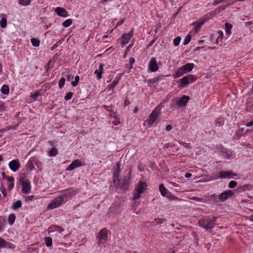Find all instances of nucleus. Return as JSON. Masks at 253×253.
<instances>
[{
	"label": "nucleus",
	"mask_w": 253,
	"mask_h": 253,
	"mask_svg": "<svg viewBox=\"0 0 253 253\" xmlns=\"http://www.w3.org/2000/svg\"><path fill=\"white\" fill-rule=\"evenodd\" d=\"M191 39V36L190 35H187L185 37V39L184 40V41L183 42V44L184 45H185L188 44L189 43V42H190Z\"/></svg>",
	"instance_id": "41"
},
{
	"label": "nucleus",
	"mask_w": 253,
	"mask_h": 253,
	"mask_svg": "<svg viewBox=\"0 0 253 253\" xmlns=\"http://www.w3.org/2000/svg\"><path fill=\"white\" fill-rule=\"evenodd\" d=\"M165 197L167 198L168 199L171 201L181 200V199H180L178 197L174 196L170 191L168 193V194L165 196Z\"/></svg>",
	"instance_id": "28"
},
{
	"label": "nucleus",
	"mask_w": 253,
	"mask_h": 253,
	"mask_svg": "<svg viewBox=\"0 0 253 253\" xmlns=\"http://www.w3.org/2000/svg\"><path fill=\"white\" fill-rule=\"evenodd\" d=\"M215 36L216 37L215 43L218 44L219 41H221L223 38V33L221 30H218Z\"/></svg>",
	"instance_id": "25"
},
{
	"label": "nucleus",
	"mask_w": 253,
	"mask_h": 253,
	"mask_svg": "<svg viewBox=\"0 0 253 253\" xmlns=\"http://www.w3.org/2000/svg\"><path fill=\"white\" fill-rule=\"evenodd\" d=\"M219 175L215 179H218L219 178H232L234 176H236L237 174L233 173L232 171H220L218 173Z\"/></svg>",
	"instance_id": "10"
},
{
	"label": "nucleus",
	"mask_w": 253,
	"mask_h": 253,
	"mask_svg": "<svg viewBox=\"0 0 253 253\" xmlns=\"http://www.w3.org/2000/svg\"><path fill=\"white\" fill-rule=\"evenodd\" d=\"M133 202L132 203V207H136L138 206L140 204V202L137 201V200H133Z\"/></svg>",
	"instance_id": "55"
},
{
	"label": "nucleus",
	"mask_w": 253,
	"mask_h": 253,
	"mask_svg": "<svg viewBox=\"0 0 253 253\" xmlns=\"http://www.w3.org/2000/svg\"><path fill=\"white\" fill-rule=\"evenodd\" d=\"M98 239V244H105L108 240V232L106 228L101 229L97 235Z\"/></svg>",
	"instance_id": "8"
},
{
	"label": "nucleus",
	"mask_w": 253,
	"mask_h": 253,
	"mask_svg": "<svg viewBox=\"0 0 253 253\" xmlns=\"http://www.w3.org/2000/svg\"><path fill=\"white\" fill-rule=\"evenodd\" d=\"M129 64L130 66L127 67V64H126V67L129 69H131L133 68V64L135 62V60L133 57H130L129 59Z\"/></svg>",
	"instance_id": "39"
},
{
	"label": "nucleus",
	"mask_w": 253,
	"mask_h": 253,
	"mask_svg": "<svg viewBox=\"0 0 253 253\" xmlns=\"http://www.w3.org/2000/svg\"><path fill=\"white\" fill-rule=\"evenodd\" d=\"M65 202V201L63 199V197L60 195L52 200V202L48 204L47 207L49 210L54 209L59 207Z\"/></svg>",
	"instance_id": "7"
},
{
	"label": "nucleus",
	"mask_w": 253,
	"mask_h": 253,
	"mask_svg": "<svg viewBox=\"0 0 253 253\" xmlns=\"http://www.w3.org/2000/svg\"><path fill=\"white\" fill-rule=\"evenodd\" d=\"M41 90H37L33 93V101H36L39 96H41Z\"/></svg>",
	"instance_id": "34"
},
{
	"label": "nucleus",
	"mask_w": 253,
	"mask_h": 253,
	"mask_svg": "<svg viewBox=\"0 0 253 253\" xmlns=\"http://www.w3.org/2000/svg\"><path fill=\"white\" fill-rule=\"evenodd\" d=\"M31 0H19V3L22 5H27L30 4Z\"/></svg>",
	"instance_id": "46"
},
{
	"label": "nucleus",
	"mask_w": 253,
	"mask_h": 253,
	"mask_svg": "<svg viewBox=\"0 0 253 253\" xmlns=\"http://www.w3.org/2000/svg\"><path fill=\"white\" fill-rule=\"evenodd\" d=\"M223 1H226V0H214L213 2L212 5H216L218 4H219L222 2H223Z\"/></svg>",
	"instance_id": "54"
},
{
	"label": "nucleus",
	"mask_w": 253,
	"mask_h": 253,
	"mask_svg": "<svg viewBox=\"0 0 253 253\" xmlns=\"http://www.w3.org/2000/svg\"><path fill=\"white\" fill-rule=\"evenodd\" d=\"M41 41L39 39L33 38V46L38 47L40 44Z\"/></svg>",
	"instance_id": "42"
},
{
	"label": "nucleus",
	"mask_w": 253,
	"mask_h": 253,
	"mask_svg": "<svg viewBox=\"0 0 253 253\" xmlns=\"http://www.w3.org/2000/svg\"><path fill=\"white\" fill-rule=\"evenodd\" d=\"M147 183L145 181H139L138 182L137 186L135 190L137 191L138 193H143L147 190Z\"/></svg>",
	"instance_id": "13"
},
{
	"label": "nucleus",
	"mask_w": 253,
	"mask_h": 253,
	"mask_svg": "<svg viewBox=\"0 0 253 253\" xmlns=\"http://www.w3.org/2000/svg\"><path fill=\"white\" fill-rule=\"evenodd\" d=\"M217 9H218V8H217L216 9H215L214 11H211V12H210L206 14L200 19L202 21H203V22L205 23L207 20L211 19L213 16H214L217 14Z\"/></svg>",
	"instance_id": "18"
},
{
	"label": "nucleus",
	"mask_w": 253,
	"mask_h": 253,
	"mask_svg": "<svg viewBox=\"0 0 253 253\" xmlns=\"http://www.w3.org/2000/svg\"><path fill=\"white\" fill-rule=\"evenodd\" d=\"M57 14L60 16L67 17L68 16V12L64 8L58 7L55 9Z\"/></svg>",
	"instance_id": "20"
},
{
	"label": "nucleus",
	"mask_w": 253,
	"mask_h": 253,
	"mask_svg": "<svg viewBox=\"0 0 253 253\" xmlns=\"http://www.w3.org/2000/svg\"><path fill=\"white\" fill-rule=\"evenodd\" d=\"M44 241L46 247H50L52 246V239L50 237H46L44 238Z\"/></svg>",
	"instance_id": "31"
},
{
	"label": "nucleus",
	"mask_w": 253,
	"mask_h": 253,
	"mask_svg": "<svg viewBox=\"0 0 253 253\" xmlns=\"http://www.w3.org/2000/svg\"><path fill=\"white\" fill-rule=\"evenodd\" d=\"M133 35V29L132 28L130 31L127 33V34H124L121 36L122 41H121V44L122 46H124L125 44H126L128 43L129 41H130L131 38Z\"/></svg>",
	"instance_id": "11"
},
{
	"label": "nucleus",
	"mask_w": 253,
	"mask_h": 253,
	"mask_svg": "<svg viewBox=\"0 0 253 253\" xmlns=\"http://www.w3.org/2000/svg\"><path fill=\"white\" fill-rule=\"evenodd\" d=\"M62 194L61 195L63 197V199L65 201L67 202L69 199L76 195L78 191L77 189H74L73 188H69L62 191Z\"/></svg>",
	"instance_id": "6"
},
{
	"label": "nucleus",
	"mask_w": 253,
	"mask_h": 253,
	"mask_svg": "<svg viewBox=\"0 0 253 253\" xmlns=\"http://www.w3.org/2000/svg\"><path fill=\"white\" fill-rule=\"evenodd\" d=\"M164 107V103H160L152 111L149 118L144 122V124L150 127L157 119L162 109Z\"/></svg>",
	"instance_id": "1"
},
{
	"label": "nucleus",
	"mask_w": 253,
	"mask_h": 253,
	"mask_svg": "<svg viewBox=\"0 0 253 253\" xmlns=\"http://www.w3.org/2000/svg\"><path fill=\"white\" fill-rule=\"evenodd\" d=\"M131 177V170H129L126 176H124L123 179H119V182H117L115 184L121 188H126L129 184L130 179Z\"/></svg>",
	"instance_id": "5"
},
{
	"label": "nucleus",
	"mask_w": 253,
	"mask_h": 253,
	"mask_svg": "<svg viewBox=\"0 0 253 253\" xmlns=\"http://www.w3.org/2000/svg\"><path fill=\"white\" fill-rule=\"evenodd\" d=\"M237 185V182L235 181L232 180L228 183V186L229 188H234Z\"/></svg>",
	"instance_id": "44"
},
{
	"label": "nucleus",
	"mask_w": 253,
	"mask_h": 253,
	"mask_svg": "<svg viewBox=\"0 0 253 253\" xmlns=\"http://www.w3.org/2000/svg\"><path fill=\"white\" fill-rule=\"evenodd\" d=\"M7 179L8 180V181L10 182V183L14 182V178L13 177H10V176L7 177Z\"/></svg>",
	"instance_id": "64"
},
{
	"label": "nucleus",
	"mask_w": 253,
	"mask_h": 253,
	"mask_svg": "<svg viewBox=\"0 0 253 253\" xmlns=\"http://www.w3.org/2000/svg\"><path fill=\"white\" fill-rule=\"evenodd\" d=\"M121 76L115 78L113 82L111 84L108 85V88H109L110 90H112V92H113L114 89L118 84L119 81L121 79Z\"/></svg>",
	"instance_id": "22"
},
{
	"label": "nucleus",
	"mask_w": 253,
	"mask_h": 253,
	"mask_svg": "<svg viewBox=\"0 0 253 253\" xmlns=\"http://www.w3.org/2000/svg\"><path fill=\"white\" fill-rule=\"evenodd\" d=\"M79 81H80V77H79V76L77 75L75 77V81L71 82V85L74 87L78 85V84L79 82Z\"/></svg>",
	"instance_id": "38"
},
{
	"label": "nucleus",
	"mask_w": 253,
	"mask_h": 253,
	"mask_svg": "<svg viewBox=\"0 0 253 253\" xmlns=\"http://www.w3.org/2000/svg\"><path fill=\"white\" fill-rule=\"evenodd\" d=\"M159 66L155 57L152 58L149 62L148 69L151 72H155L159 70Z\"/></svg>",
	"instance_id": "12"
},
{
	"label": "nucleus",
	"mask_w": 253,
	"mask_h": 253,
	"mask_svg": "<svg viewBox=\"0 0 253 253\" xmlns=\"http://www.w3.org/2000/svg\"><path fill=\"white\" fill-rule=\"evenodd\" d=\"M189 99L188 96L183 95L180 99L177 100V104L180 107L185 106Z\"/></svg>",
	"instance_id": "19"
},
{
	"label": "nucleus",
	"mask_w": 253,
	"mask_h": 253,
	"mask_svg": "<svg viewBox=\"0 0 253 253\" xmlns=\"http://www.w3.org/2000/svg\"><path fill=\"white\" fill-rule=\"evenodd\" d=\"M251 187H252V186L251 185H249V184L244 185L243 186L239 187L237 188V191L239 192H241L245 191L246 190H251Z\"/></svg>",
	"instance_id": "27"
},
{
	"label": "nucleus",
	"mask_w": 253,
	"mask_h": 253,
	"mask_svg": "<svg viewBox=\"0 0 253 253\" xmlns=\"http://www.w3.org/2000/svg\"><path fill=\"white\" fill-rule=\"evenodd\" d=\"M22 206V203L20 200H17L14 203H13L12 205V209L14 210H16L20 208Z\"/></svg>",
	"instance_id": "30"
},
{
	"label": "nucleus",
	"mask_w": 253,
	"mask_h": 253,
	"mask_svg": "<svg viewBox=\"0 0 253 253\" xmlns=\"http://www.w3.org/2000/svg\"><path fill=\"white\" fill-rule=\"evenodd\" d=\"M155 222L157 224H162L164 221H165V219L162 218H156L154 219Z\"/></svg>",
	"instance_id": "49"
},
{
	"label": "nucleus",
	"mask_w": 253,
	"mask_h": 253,
	"mask_svg": "<svg viewBox=\"0 0 253 253\" xmlns=\"http://www.w3.org/2000/svg\"><path fill=\"white\" fill-rule=\"evenodd\" d=\"M233 27V26L232 24L227 23L225 25V34L227 36V39L228 38V37L230 36V35L231 33V29Z\"/></svg>",
	"instance_id": "26"
},
{
	"label": "nucleus",
	"mask_w": 253,
	"mask_h": 253,
	"mask_svg": "<svg viewBox=\"0 0 253 253\" xmlns=\"http://www.w3.org/2000/svg\"><path fill=\"white\" fill-rule=\"evenodd\" d=\"M73 95V93L72 92H69L67 93L66 94V96H65V98H64L65 100L66 101L70 100L72 98Z\"/></svg>",
	"instance_id": "48"
},
{
	"label": "nucleus",
	"mask_w": 253,
	"mask_h": 253,
	"mask_svg": "<svg viewBox=\"0 0 253 253\" xmlns=\"http://www.w3.org/2000/svg\"><path fill=\"white\" fill-rule=\"evenodd\" d=\"M197 80V78L193 75L189 74L183 77L179 80L177 82L180 83L178 87L183 88L187 87L190 83L194 82Z\"/></svg>",
	"instance_id": "4"
},
{
	"label": "nucleus",
	"mask_w": 253,
	"mask_h": 253,
	"mask_svg": "<svg viewBox=\"0 0 253 253\" xmlns=\"http://www.w3.org/2000/svg\"><path fill=\"white\" fill-rule=\"evenodd\" d=\"M204 24V22H203V21H202L200 18L199 20L193 23V25H194V27L192 30L194 31L195 33H196Z\"/></svg>",
	"instance_id": "21"
},
{
	"label": "nucleus",
	"mask_w": 253,
	"mask_h": 253,
	"mask_svg": "<svg viewBox=\"0 0 253 253\" xmlns=\"http://www.w3.org/2000/svg\"><path fill=\"white\" fill-rule=\"evenodd\" d=\"M74 79V76L72 75L68 74L67 76V80L68 82H72Z\"/></svg>",
	"instance_id": "56"
},
{
	"label": "nucleus",
	"mask_w": 253,
	"mask_h": 253,
	"mask_svg": "<svg viewBox=\"0 0 253 253\" xmlns=\"http://www.w3.org/2000/svg\"><path fill=\"white\" fill-rule=\"evenodd\" d=\"M104 65L103 63H100L99 65V69H98L99 71L103 72V67Z\"/></svg>",
	"instance_id": "58"
},
{
	"label": "nucleus",
	"mask_w": 253,
	"mask_h": 253,
	"mask_svg": "<svg viewBox=\"0 0 253 253\" xmlns=\"http://www.w3.org/2000/svg\"><path fill=\"white\" fill-rule=\"evenodd\" d=\"M8 166L10 169L14 172L17 171L20 167L19 161L17 160L11 161L9 163Z\"/></svg>",
	"instance_id": "16"
},
{
	"label": "nucleus",
	"mask_w": 253,
	"mask_h": 253,
	"mask_svg": "<svg viewBox=\"0 0 253 253\" xmlns=\"http://www.w3.org/2000/svg\"><path fill=\"white\" fill-rule=\"evenodd\" d=\"M224 124V120L223 118H217L215 121V125L217 126H222Z\"/></svg>",
	"instance_id": "29"
},
{
	"label": "nucleus",
	"mask_w": 253,
	"mask_h": 253,
	"mask_svg": "<svg viewBox=\"0 0 253 253\" xmlns=\"http://www.w3.org/2000/svg\"><path fill=\"white\" fill-rule=\"evenodd\" d=\"M5 220L3 218L0 217V231L2 230L3 228Z\"/></svg>",
	"instance_id": "50"
},
{
	"label": "nucleus",
	"mask_w": 253,
	"mask_h": 253,
	"mask_svg": "<svg viewBox=\"0 0 253 253\" xmlns=\"http://www.w3.org/2000/svg\"><path fill=\"white\" fill-rule=\"evenodd\" d=\"M172 129V126L169 125L166 126V130L168 131H170Z\"/></svg>",
	"instance_id": "63"
},
{
	"label": "nucleus",
	"mask_w": 253,
	"mask_h": 253,
	"mask_svg": "<svg viewBox=\"0 0 253 253\" xmlns=\"http://www.w3.org/2000/svg\"><path fill=\"white\" fill-rule=\"evenodd\" d=\"M20 183L22 185V192L24 194L28 193L31 189L30 182L26 180H20Z\"/></svg>",
	"instance_id": "15"
},
{
	"label": "nucleus",
	"mask_w": 253,
	"mask_h": 253,
	"mask_svg": "<svg viewBox=\"0 0 253 253\" xmlns=\"http://www.w3.org/2000/svg\"><path fill=\"white\" fill-rule=\"evenodd\" d=\"M61 41H59L57 42L56 43H55L51 47V50H53L54 49H55L56 47H57L61 43Z\"/></svg>",
	"instance_id": "52"
},
{
	"label": "nucleus",
	"mask_w": 253,
	"mask_h": 253,
	"mask_svg": "<svg viewBox=\"0 0 253 253\" xmlns=\"http://www.w3.org/2000/svg\"><path fill=\"white\" fill-rule=\"evenodd\" d=\"M1 91L3 94H8L9 93V87L7 85H3L1 88Z\"/></svg>",
	"instance_id": "36"
},
{
	"label": "nucleus",
	"mask_w": 253,
	"mask_h": 253,
	"mask_svg": "<svg viewBox=\"0 0 253 253\" xmlns=\"http://www.w3.org/2000/svg\"><path fill=\"white\" fill-rule=\"evenodd\" d=\"M234 193L231 190H228L224 191L218 196V201L224 202L226 201L228 198L232 197Z\"/></svg>",
	"instance_id": "9"
},
{
	"label": "nucleus",
	"mask_w": 253,
	"mask_h": 253,
	"mask_svg": "<svg viewBox=\"0 0 253 253\" xmlns=\"http://www.w3.org/2000/svg\"><path fill=\"white\" fill-rule=\"evenodd\" d=\"M65 78H64V77H62L59 81V84H58V86H59V88L60 89H62L64 85H65Z\"/></svg>",
	"instance_id": "40"
},
{
	"label": "nucleus",
	"mask_w": 253,
	"mask_h": 253,
	"mask_svg": "<svg viewBox=\"0 0 253 253\" xmlns=\"http://www.w3.org/2000/svg\"><path fill=\"white\" fill-rule=\"evenodd\" d=\"M181 38L180 37H177L173 40V44L175 46H178L180 42Z\"/></svg>",
	"instance_id": "45"
},
{
	"label": "nucleus",
	"mask_w": 253,
	"mask_h": 253,
	"mask_svg": "<svg viewBox=\"0 0 253 253\" xmlns=\"http://www.w3.org/2000/svg\"><path fill=\"white\" fill-rule=\"evenodd\" d=\"M103 73V72L102 71H99L98 70L96 69L94 71V74L96 75V79L98 80H100L102 77V74Z\"/></svg>",
	"instance_id": "37"
},
{
	"label": "nucleus",
	"mask_w": 253,
	"mask_h": 253,
	"mask_svg": "<svg viewBox=\"0 0 253 253\" xmlns=\"http://www.w3.org/2000/svg\"><path fill=\"white\" fill-rule=\"evenodd\" d=\"M124 21H125V19H123L121 20H120L117 24H116V27H118V26H120V25H121L122 24H123L124 22Z\"/></svg>",
	"instance_id": "57"
},
{
	"label": "nucleus",
	"mask_w": 253,
	"mask_h": 253,
	"mask_svg": "<svg viewBox=\"0 0 253 253\" xmlns=\"http://www.w3.org/2000/svg\"><path fill=\"white\" fill-rule=\"evenodd\" d=\"M155 41H156V39H153V40H152L150 43L147 45V48H148L149 47H151L154 43V42H155Z\"/></svg>",
	"instance_id": "59"
},
{
	"label": "nucleus",
	"mask_w": 253,
	"mask_h": 253,
	"mask_svg": "<svg viewBox=\"0 0 253 253\" xmlns=\"http://www.w3.org/2000/svg\"><path fill=\"white\" fill-rule=\"evenodd\" d=\"M194 67L193 63H187L179 68L174 74L173 77L174 79L179 78L184 74L191 72Z\"/></svg>",
	"instance_id": "3"
},
{
	"label": "nucleus",
	"mask_w": 253,
	"mask_h": 253,
	"mask_svg": "<svg viewBox=\"0 0 253 253\" xmlns=\"http://www.w3.org/2000/svg\"><path fill=\"white\" fill-rule=\"evenodd\" d=\"M73 20L72 19H68L63 22L62 26L65 28H67L71 26Z\"/></svg>",
	"instance_id": "33"
},
{
	"label": "nucleus",
	"mask_w": 253,
	"mask_h": 253,
	"mask_svg": "<svg viewBox=\"0 0 253 253\" xmlns=\"http://www.w3.org/2000/svg\"><path fill=\"white\" fill-rule=\"evenodd\" d=\"M121 164L119 162H118L116 164V168L114 172L113 177H114V183L115 184H117V182H119V177L120 175L121 172Z\"/></svg>",
	"instance_id": "14"
},
{
	"label": "nucleus",
	"mask_w": 253,
	"mask_h": 253,
	"mask_svg": "<svg viewBox=\"0 0 253 253\" xmlns=\"http://www.w3.org/2000/svg\"><path fill=\"white\" fill-rule=\"evenodd\" d=\"M82 165V163L79 159L74 160L72 163L67 167L66 170L68 171H71L74 170L77 168L80 167Z\"/></svg>",
	"instance_id": "17"
},
{
	"label": "nucleus",
	"mask_w": 253,
	"mask_h": 253,
	"mask_svg": "<svg viewBox=\"0 0 253 253\" xmlns=\"http://www.w3.org/2000/svg\"><path fill=\"white\" fill-rule=\"evenodd\" d=\"M5 244V241L2 238H0V248L4 247Z\"/></svg>",
	"instance_id": "53"
},
{
	"label": "nucleus",
	"mask_w": 253,
	"mask_h": 253,
	"mask_svg": "<svg viewBox=\"0 0 253 253\" xmlns=\"http://www.w3.org/2000/svg\"><path fill=\"white\" fill-rule=\"evenodd\" d=\"M14 186V182L10 183L8 185V190H11Z\"/></svg>",
	"instance_id": "61"
},
{
	"label": "nucleus",
	"mask_w": 253,
	"mask_h": 253,
	"mask_svg": "<svg viewBox=\"0 0 253 253\" xmlns=\"http://www.w3.org/2000/svg\"><path fill=\"white\" fill-rule=\"evenodd\" d=\"M246 126L248 127H251L252 126H253V120L251 122H250L249 123H247L246 124Z\"/></svg>",
	"instance_id": "62"
},
{
	"label": "nucleus",
	"mask_w": 253,
	"mask_h": 253,
	"mask_svg": "<svg viewBox=\"0 0 253 253\" xmlns=\"http://www.w3.org/2000/svg\"><path fill=\"white\" fill-rule=\"evenodd\" d=\"M49 230L51 232L53 231H58L59 233H61L63 231H64V229L62 227L56 225H52L49 228Z\"/></svg>",
	"instance_id": "23"
},
{
	"label": "nucleus",
	"mask_w": 253,
	"mask_h": 253,
	"mask_svg": "<svg viewBox=\"0 0 253 253\" xmlns=\"http://www.w3.org/2000/svg\"><path fill=\"white\" fill-rule=\"evenodd\" d=\"M159 191L161 194L163 196L165 197L168 193L169 192L164 186L163 184H161L159 187Z\"/></svg>",
	"instance_id": "24"
},
{
	"label": "nucleus",
	"mask_w": 253,
	"mask_h": 253,
	"mask_svg": "<svg viewBox=\"0 0 253 253\" xmlns=\"http://www.w3.org/2000/svg\"><path fill=\"white\" fill-rule=\"evenodd\" d=\"M15 220V216L14 214L12 213L9 215L8 217V221L10 225H12L14 223Z\"/></svg>",
	"instance_id": "35"
},
{
	"label": "nucleus",
	"mask_w": 253,
	"mask_h": 253,
	"mask_svg": "<svg viewBox=\"0 0 253 253\" xmlns=\"http://www.w3.org/2000/svg\"><path fill=\"white\" fill-rule=\"evenodd\" d=\"M164 75H160V76L156 77L155 79V81L153 82V83H155L156 82H158L160 80H162L164 79Z\"/></svg>",
	"instance_id": "51"
},
{
	"label": "nucleus",
	"mask_w": 253,
	"mask_h": 253,
	"mask_svg": "<svg viewBox=\"0 0 253 253\" xmlns=\"http://www.w3.org/2000/svg\"><path fill=\"white\" fill-rule=\"evenodd\" d=\"M25 201L27 202H30V201H32V196H27L25 197Z\"/></svg>",
	"instance_id": "60"
},
{
	"label": "nucleus",
	"mask_w": 253,
	"mask_h": 253,
	"mask_svg": "<svg viewBox=\"0 0 253 253\" xmlns=\"http://www.w3.org/2000/svg\"><path fill=\"white\" fill-rule=\"evenodd\" d=\"M217 218L212 217L211 218H205L199 220V225L207 230L212 229L215 225Z\"/></svg>",
	"instance_id": "2"
},
{
	"label": "nucleus",
	"mask_w": 253,
	"mask_h": 253,
	"mask_svg": "<svg viewBox=\"0 0 253 253\" xmlns=\"http://www.w3.org/2000/svg\"><path fill=\"white\" fill-rule=\"evenodd\" d=\"M142 193H138V192L135 190V192L133 194V200H138L141 196Z\"/></svg>",
	"instance_id": "43"
},
{
	"label": "nucleus",
	"mask_w": 253,
	"mask_h": 253,
	"mask_svg": "<svg viewBox=\"0 0 253 253\" xmlns=\"http://www.w3.org/2000/svg\"><path fill=\"white\" fill-rule=\"evenodd\" d=\"M7 21L5 18H2L0 21V26L1 28H5L6 26Z\"/></svg>",
	"instance_id": "47"
},
{
	"label": "nucleus",
	"mask_w": 253,
	"mask_h": 253,
	"mask_svg": "<svg viewBox=\"0 0 253 253\" xmlns=\"http://www.w3.org/2000/svg\"><path fill=\"white\" fill-rule=\"evenodd\" d=\"M57 154L58 150L55 147H53L52 148H51L48 152V155L50 157H54L56 156Z\"/></svg>",
	"instance_id": "32"
}]
</instances>
